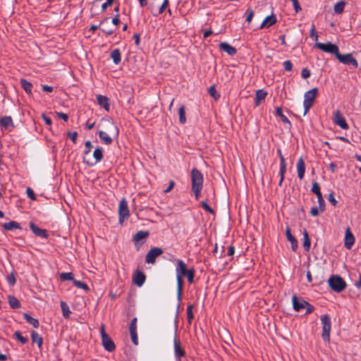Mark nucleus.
<instances>
[{"mask_svg": "<svg viewBox=\"0 0 361 361\" xmlns=\"http://www.w3.org/2000/svg\"><path fill=\"white\" fill-rule=\"evenodd\" d=\"M190 174L192 191L194 192L195 199L198 200L201 196V190L203 187V175L195 168L191 170Z\"/></svg>", "mask_w": 361, "mask_h": 361, "instance_id": "f257e3e1", "label": "nucleus"}, {"mask_svg": "<svg viewBox=\"0 0 361 361\" xmlns=\"http://www.w3.org/2000/svg\"><path fill=\"white\" fill-rule=\"evenodd\" d=\"M106 132L103 130H99L98 132L99 138L102 140V142L109 145L113 142V139L109 135L111 134V135L114 137H117L119 134V130L118 128L115 125V123L112 121H108L106 122Z\"/></svg>", "mask_w": 361, "mask_h": 361, "instance_id": "f03ea898", "label": "nucleus"}, {"mask_svg": "<svg viewBox=\"0 0 361 361\" xmlns=\"http://www.w3.org/2000/svg\"><path fill=\"white\" fill-rule=\"evenodd\" d=\"M176 275H180V277H186L189 283L194 282L195 269L191 268L187 269L186 264L181 259L177 260V267L176 269Z\"/></svg>", "mask_w": 361, "mask_h": 361, "instance_id": "7ed1b4c3", "label": "nucleus"}, {"mask_svg": "<svg viewBox=\"0 0 361 361\" xmlns=\"http://www.w3.org/2000/svg\"><path fill=\"white\" fill-rule=\"evenodd\" d=\"M328 283L331 288L336 292L343 291L346 287L345 281L338 275H332L328 280Z\"/></svg>", "mask_w": 361, "mask_h": 361, "instance_id": "20e7f679", "label": "nucleus"}, {"mask_svg": "<svg viewBox=\"0 0 361 361\" xmlns=\"http://www.w3.org/2000/svg\"><path fill=\"white\" fill-rule=\"evenodd\" d=\"M318 92V89L317 87L312 88L310 90L306 92L304 94V113L303 115L305 116L308 112L309 109L312 107L313 102L316 98L317 94Z\"/></svg>", "mask_w": 361, "mask_h": 361, "instance_id": "39448f33", "label": "nucleus"}, {"mask_svg": "<svg viewBox=\"0 0 361 361\" xmlns=\"http://www.w3.org/2000/svg\"><path fill=\"white\" fill-rule=\"evenodd\" d=\"M322 324V338L324 341H330V331L331 329V317L328 314H324L321 317Z\"/></svg>", "mask_w": 361, "mask_h": 361, "instance_id": "423d86ee", "label": "nucleus"}, {"mask_svg": "<svg viewBox=\"0 0 361 361\" xmlns=\"http://www.w3.org/2000/svg\"><path fill=\"white\" fill-rule=\"evenodd\" d=\"M100 334L102 343L104 349L109 352H113L115 350L116 346L111 337L106 333L104 324L100 327Z\"/></svg>", "mask_w": 361, "mask_h": 361, "instance_id": "0eeeda50", "label": "nucleus"}, {"mask_svg": "<svg viewBox=\"0 0 361 361\" xmlns=\"http://www.w3.org/2000/svg\"><path fill=\"white\" fill-rule=\"evenodd\" d=\"M177 329H175V336L173 338L174 345V355L176 357V361H180L182 357H185L186 353L184 348L181 345L180 341L176 334Z\"/></svg>", "mask_w": 361, "mask_h": 361, "instance_id": "6e6552de", "label": "nucleus"}, {"mask_svg": "<svg viewBox=\"0 0 361 361\" xmlns=\"http://www.w3.org/2000/svg\"><path fill=\"white\" fill-rule=\"evenodd\" d=\"M336 59L338 61L345 65H352L355 68L358 67V63L355 58L353 57L351 53L346 54H341L339 51L336 55Z\"/></svg>", "mask_w": 361, "mask_h": 361, "instance_id": "1a4fd4ad", "label": "nucleus"}, {"mask_svg": "<svg viewBox=\"0 0 361 361\" xmlns=\"http://www.w3.org/2000/svg\"><path fill=\"white\" fill-rule=\"evenodd\" d=\"M119 223L122 224L125 219L130 216V212L128 207V202L125 198H123L118 205Z\"/></svg>", "mask_w": 361, "mask_h": 361, "instance_id": "9d476101", "label": "nucleus"}, {"mask_svg": "<svg viewBox=\"0 0 361 361\" xmlns=\"http://www.w3.org/2000/svg\"><path fill=\"white\" fill-rule=\"evenodd\" d=\"M311 192L317 195L320 212H323L325 209V201L320 190V185L317 182H313Z\"/></svg>", "mask_w": 361, "mask_h": 361, "instance_id": "9b49d317", "label": "nucleus"}, {"mask_svg": "<svg viewBox=\"0 0 361 361\" xmlns=\"http://www.w3.org/2000/svg\"><path fill=\"white\" fill-rule=\"evenodd\" d=\"M316 46L320 50L326 53L332 54L335 55V56H336L339 51L338 47L336 44H332L331 42L317 43Z\"/></svg>", "mask_w": 361, "mask_h": 361, "instance_id": "f8f14e48", "label": "nucleus"}, {"mask_svg": "<svg viewBox=\"0 0 361 361\" xmlns=\"http://www.w3.org/2000/svg\"><path fill=\"white\" fill-rule=\"evenodd\" d=\"M163 250L161 247H154L149 250L147 253L145 261L148 264H154L156 258L163 253Z\"/></svg>", "mask_w": 361, "mask_h": 361, "instance_id": "ddd939ff", "label": "nucleus"}, {"mask_svg": "<svg viewBox=\"0 0 361 361\" xmlns=\"http://www.w3.org/2000/svg\"><path fill=\"white\" fill-rule=\"evenodd\" d=\"M334 123L343 130L348 129L349 126L346 121L339 110L334 113Z\"/></svg>", "mask_w": 361, "mask_h": 361, "instance_id": "4468645a", "label": "nucleus"}, {"mask_svg": "<svg viewBox=\"0 0 361 361\" xmlns=\"http://www.w3.org/2000/svg\"><path fill=\"white\" fill-rule=\"evenodd\" d=\"M277 154L280 158V181L279 185L281 186L284 180L285 173L286 172V163L280 149H277Z\"/></svg>", "mask_w": 361, "mask_h": 361, "instance_id": "2eb2a0df", "label": "nucleus"}, {"mask_svg": "<svg viewBox=\"0 0 361 361\" xmlns=\"http://www.w3.org/2000/svg\"><path fill=\"white\" fill-rule=\"evenodd\" d=\"M29 226L32 231V233L39 237L43 238H48L49 235L46 229H42L36 226L32 221L30 222Z\"/></svg>", "mask_w": 361, "mask_h": 361, "instance_id": "dca6fc26", "label": "nucleus"}, {"mask_svg": "<svg viewBox=\"0 0 361 361\" xmlns=\"http://www.w3.org/2000/svg\"><path fill=\"white\" fill-rule=\"evenodd\" d=\"M355 243V237L352 233L350 227H348L345 233L344 245L348 250H350Z\"/></svg>", "mask_w": 361, "mask_h": 361, "instance_id": "f3484780", "label": "nucleus"}, {"mask_svg": "<svg viewBox=\"0 0 361 361\" xmlns=\"http://www.w3.org/2000/svg\"><path fill=\"white\" fill-rule=\"evenodd\" d=\"M292 302L293 309L297 312H299L301 310L305 309V305H308L307 302H306L302 298H298L295 295L293 296Z\"/></svg>", "mask_w": 361, "mask_h": 361, "instance_id": "a211bd4d", "label": "nucleus"}, {"mask_svg": "<svg viewBox=\"0 0 361 361\" xmlns=\"http://www.w3.org/2000/svg\"><path fill=\"white\" fill-rule=\"evenodd\" d=\"M146 279L145 274L141 271H137L136 274L133 276V282L138 287L142 286Z\"/></svg>", "mask_w": 361, "mask_h": 361, "instance_id": "6ab92c4d", "label": "nucleus"}, {"mask_svg": "<svg viewBox=\"0 0 361 361\" xmlns=\"http://www.w3.org/2000/svg\"><path fill=\"white\" fill-rule=\"evenodd\" d=\"M286 236L287 240L291 244V248L293 251H295L298 247V241L296 238L292 235L290 228L289 227H287L286 229Z\"/></svg>", "mask_w": 361, "mask_h": 361, "instance_id": "aec40b11", "label": "nucleus"}, {"mask_svg": "<svg viewBox=\"0 0 361 361\" xmlns=\"http://www.w3.org/2000/svg\"><path fill=\"white\" fill-rule=\"evenodd\" d=\"M297 171L300 180L303 179L305 172V164L302 157H300L297 162Z\"/></svg>", "mask_w": 361, "mask_h": 361, "instance_id": "412c9836", "label": "nucleus"}, {"mask_svg": "<svg viewBox=\"0 0 361 361\" xmlns=\"http://www.w3.org/2000/svg\"><path fill=\"white\" fill-rule=\"evenodd\" d=\"M219 48L226 52L229 56H234L237 53V50L235 47L226 42H221L219 44Z\"/></svg>", "mask_w": 361, "mask_h": 361, "instance_id": "4be33fe9", "label": "nucleus"}, {"mask_svg": "<svg viewBox=\"0 0 361 361\" xmlns=\"http://www.w3.org/2000/svg\"><path fill=\"white\" fill-rule=\"evenodd\" d=\"M276 23V17L274 14H271L264 18L262 23L259 26L260 29H262L265 27H270L272 25L275 24Z\"/></svg>", "mask_w": 361, "mask_h": 361, "instance_id": "5701e85b", "label": "nucleus"}, {"mask_svg": "<svg viewBox=\"0 0 361 361\" xmlns=\"http://www.w3.org/2000/svg\"><path fill=\"white\" fill-rule=\"evenodd\" d=\"M0 125L5 129L14 128L13 119L11 116H4L0 119Z\"/></svg>", "mask_w": 361, "mask_h": 361, "instance_id": "b1692460", "label": "nucleus"}, {"mask_svg": "<svg viewBox=\"0 0 361 361\" xmlns=\"http://www.w3.org/2000/svg\"><path fill=\"white\" fill-rule=\"evenodd\" d=\"M97 99L99 106H102L106 111H109L110 106L108 97L103 95H98Z\"/></svg>", "mask_w": 361, "mask_h": 361, "instance_id": "393cba45", "label": "nucleus"}, {"mask_svg": "<svg viewBox=\"0 0 361 361\" xmlns=\"http://www.w3.org/2000/svg\"><path fill=\"white\" fill-rule=\"evenodd\" d=\"M267 95V92L264 90H258L255 94V105L259 106L261 101L264 100Z\"/></svg>", "mask_w": 361, "mask_h": 361, "instance_id": "a878e982", "label": "nucleus"}, {"mask_svg": "<svg viewBox=\"0 0 361 361\" xmlns=\"http://www.w3.org/2000/svg\"><path fill=\"white\" fill-rule=\"evenodd\" d=\"M23 317L24 319H25V321L30 324V325H32L34 328H38L39 327V321L35 319V318H33L32 317H31L29 314L27 313H25L23 314Z\"/></svg>", "mask_w": 361, "mask_h": 361, "instance_id": "bb28decb", "label": "nucleus"}, {"mask_svg": "<svg viewBox=\"0 0 361 361\" xmlns=\"http://www.w3.org/2000/svg\"><path fill=\"white\" fill-rule=\"evenodd\" d=\"M3 227L7 231H12L13 229H20L21 228L20 224H18L17 221H11L8 223H4L3 224Z\"/></svg>", "mask_w": 361, "mask_h": 361, "instance_id": "cd10ccee", "label": "nucleus"}, {"mask_svg": "<svg viewBox=\"0 0 361 361\" xmlns=\"http://www.w3.org/2000/svg\"><path fill=\"white\" fill-rule=\"evenodd\" d=\"M176 280H177V295L178 300L180 299L183 288L184 285V281L182 277L180 276V275H176Z\"/></svg>", "mask_w": 361, "mask_h": 361, "instance_id": "c85d7f7f", "label": "nucleus"}, {"mask_svg": "<svg viewBox=\"0 0 361 361\" xmlns=\"http://www.w3.org/2000/svg\"><path fill=\"white\" fill-rule=\"evenodd\" d=\"M31 339L32 343H36L39 348L42 347V338L39 336L38 333L35 331H31Z\"/></svg>", "mask_w": 361, "mask_h": 361, "instance_id": "c756f323", "label": "nucleus"}, {"mask_svg": "<svg viewBox=\"0 0 361 361\" xmlns=\"http://www.w3.org/2000/svg\"><path fill=\"white\" fill-rule=\"evenodd\" d=\"M60 305H61V307L63 316L66 319H68L70 317L71 314V310L69 309L68 305L64 301H61Z\"/></svg>", "mask_w": 361, "mask_h": 361, "instance_id": "7c9ffc66", "label": "nucleus"}, {"mask_svg": "<svg viewBox=\"0 0 361 361\" xmlns=\"http://www.w3.org/2000/svg\"><path fill=\"white\" fill-rule=\"evenodd\" d=\"M148 235L149 233L147 231H140L134 235L133 240L136 243L140 240L146 238Z\"/></svg>", "mask_w": 361, "mask_h": 361, "instance_id": "2f4dec72", "label": "nucleus"}, {"mask_svg": "<svg viewBox=\"0 0 361 361\" xmlns=\"http://www.w3.org/2000/svg\"><path fill=\"white\" fill-rule=\"evenodd\" d=\"M8 303L11 308L18 309L20 307L19 300L13 295L8 296Z\"/></svg>", "mask_w": 361, "mask_h": 361, "instance_id": "473e14b6", "label": "nucleus"}, {"mask_svg": "<svg viewBox=\"0 0 361 361\" xmlns=\"http://www.w3.org/2000/svg\"><path fill=\"white\" fill-rule=\"evenodd\" d=\"M20 85H21L22 87L24 89V90L26 92L27 94H32V85L31 82H28L25 79H21Z\"/></svg>", "mask_w": 361, "mask_h": 361, "instance_id": "72a5a7b5", "label": "nucleus"}, {"mask_svg": "<svg viewBox=\"0 0 361 361\" xmlns=\"http://www.w3.org/2000/svg\"><path fill=\"white\" fill-rule=\"evenodd\" d=\"M111 58L115 64H118L121 61V52L118 49L113 50L111 53Z\"/></svg>", "mask_w": 361, "mask_h": 361, "instance_id": "f704fd0d", "label": "nucleus"}, {"mask_svg": "<svg viewBox=\"0 0 361 361\" xmlns=\"http://www.w3.org/2000/svg\"><path fill=\"white\" fill-rule=\"evenodd\" d=\"M276 115L279 116L283 123H288L289 126L291 125L288 118L285 115H283L281 107L277 106L276 108Z\"/></svg>", "mask_w": 361, "mask_h": 361, "instance_id": "c9c22d12", "label": "nucleus"}, {"mask_svg": "<svg viewBox=\"0 0 361 361\" xmlns=\"http://www.w3.org/2000/svg\"><path fill=\"white\" fill-rule=\"evenodd\" d=\"M93 157L95 159V164L99 162L103 159V150L101 147H97L93 152Z\"/></svg>", "mask_w": 361, "mask_h": 361, "instance_id": "e433bc0d", "label": "nucleus"}, {"mask_svg": "<svg viewBox=\"0 0 361 361\" xmlns=\"http://www.w3.org/2000/svg\"><path fill=\"white\" fill-rule=\"evenodd\" d=\"M303 247L306 251H309L310 248L311 242L309 238L308 233L305 230L304 231L303 233Z\"/></svg>", "mask_w": 361, "mask_h": 361, "instance_id": "4c0bfd02", "label": "nucleus"}, {"mask_svg": "<svg viewBox=\"0 0 361 361\" xmlns=\"http://www.w3.org/2000/svg\"><path fill=\"white\" fill-rule=\"evenodd\" d=\"M345 3L343 1H340L334 5V10L336 13L341 14L345 7Z\"/></svg>", "mask_w": 361, "mask_h": 361, "instance_id": "58836bf2", "label": "nucleus"}, {"mask_svg": "<svg viewBox=\"0 0 361 361\" xmlns=\"http://www.w3.org/2000/svg\"><path fill=\"white\" fill-rule=\"evenodd\" d=\"M179 121L180 123L184 124L186 122L185 106H181L178 109Z\"/></svg>", "mask_w": 361, "mask_h": 361, "instance_id": "ea45409f", "label": "nucleus"}, {"mask_svg": "<svg viewBox=\"0 0 361 361\" xmlns=\"http://www.w3.org/2000/svg\"><path fill=\"white\" fill-rule=\"evenodd\" d=\"M60 279L62 281H72L73 282V274L71 272H63L60 274Z\"/></svg>", "mask_w": 361, "mask_h": 361, "instance_id": "a19ab883", "label": "nucleus"}, {"mask_svg": "<svg viewBox=\"0 0 361 361\" xmlns=\"http://www.w3.org/2000/svg\"><path fill=\"white\" fill-rule=\"evenodd\" d=\"M15 338L19 341L22 344H25L28 340L27 338L22 336L21 333L18 331H16L13 334Z\"/></svg>", "mask_w": 361, "mask_h": 361, "instance_id": "79ce46f5", "label": "nucleus"}, {"mask_svg": "<svg viewBox=\"0 0 361 361\" xmlns=\"http://www.w3.org/2000/svg\"><path fill=\"white\" fill-rule=\"evenodd\" d=\"M192 309H193L192 305H188V307H187V317H188V321L190 324L191 323L192 320L194 319Z\"/></svg>", "mask_w": 361, "mask_h": 361, "instance_id": "37998d69", "label": "nucleus"}, {"mask_svg": "<svg viewBox=\"0 0 361 361\" xmlns=\"http://www.w3.org/2000/svg\"><path fill=\"white\" fill-rule=\"evenodd\" d=\"M208 92L215 100H217L220 97V95L217 93L214 85H212L209 88Z\"/></svg>", "mask_w": 361, "mask_h": 361, "instance_id": "c03bdc74", "label": "nucleus"}, {"mask_svg": "<svg viewBox=\"0 0 361 361\" xmlns=\"http://www.w3.org/2000/svg\"><path fill=\"white\" fill-rule=\"evenodd\" d=\"M73 284L78 288H82L86 290H89L88 286L80 281L75 279L73 280Z\"/></svg>", "mask_w": 361, "mask_h": 361, "instance_id": "a18cd8bd", "label": "nucleus"}, {"mask_svg": "<svg viewBox=\"0 0 361 361\" xmlns=\"http://www.w3.org/2000/svg\"><path fill=\"white\" fill-rule=\"evenodd\" d=\"M201 205L202 208L207 211V212L214 214V210L204 201L201 202Z\"/></svg>", "mask_w": 361, "mask_h": 361, "instance_id": "49530a36", "label": "nucleus"}, {"mask_svg": "<svg viewBox=\"0 0 361 361\" xmlns=\"http://www.w3.org/2000/svg\"><path fill=\"white\" fill-rule=\"evenodd\" d=\"M130 338H131L132 342L135 345H138V338H137V331H130Z\"/></svg>", "mask_w": 361, "mask_h": 361, "instance_id": "de8ad7c7", "label": "nucleus"}, {"mask_svg": "<svg viewBox=\"0 0 361 361\" xmlns=\"http://www.w3.org/2000/svg\"><path fill=\"white\" fill-rule=\"evenodd\" d=\"M130 331H137V318H133L130 324Z\"/></svg>", "mask_w": 361, "mask_h": 361, "instance_id": "09e8293b", "label": "nucleus"}, {"mask_svg": "<svg viewBox=\"0 0 361 361\" xmlns=\"http://www.w3.org/2000/svg\"><path fill=\"white\" fill-rule=\"evenodd\" d=\"M246 21L250 23L254 16V12L252 9H247L246 11Z\"/></svg>", "mask_w": 361, "mask_h": 361, "instance_id": "8fccbe9b", "label": "nucleus"}, {"mask_svg": "<svg viewBox=\"0 0 361 361\" xmlns=\"http://www.w3.org/2000/svg\"><path fill=\"white\" fill-rule=\"evenodd\" d=\"M283 67L286 71H290L293 69V63L290 61L287 60L283 62Z\"/></svg>", "mask_w": 361, "mask_h": 361, "instance_id": "3c124183", "label": "nucleus"}, {"mask_svg": "<svg viewBox=\"0 0 361 361\" xmlns=\"http://www.w3.org/2000/svg\"><path fill=\"white\" fill-rule=\"evenodd\" d=\"M26 193H27V197L30 199H31L32 200H36V197H35V192H34V191L30 188H27Z\"/></svg>", "mask_w": 361, "mask_h": 361, "instance_id": "603ef678", "label": "nucleus"}, {"mask_svg": "<svg viewBox=\"0 0 361 361\" xmlns=\"http://www.w3.org/2000/svg\"><path fill=\"white\" fill-rule=\"evenodd\" d=\"M301 76L304 79H307V78H309L310 76V70L307 69V68H302L301 71Z\"/></svg>", "mask_w": 361, "mask_h": 361, "instance_id": "864d4df0", "label": "nucleus"}, {"mask_svg": "<svg viewBox=\"0 0 361 361\" xmlns=\"http://www.w3.org/2000/svg\"><path fill=\"white\" fill-rule=\"evenodd\" d=\"M85 150L84 152L85 154H87L90 152L91 148L92 147V142L90 140H87L85 142Z\"/></svg>", "mask_w": 361, "mask_h": 361, "instance_id": "5fc2aeb1", "label": "nucleus"}, {"mask_svg": "<svg viewBox=\"0 0 361 361\" xmlns=\"http://www.w3.org/2000/svg\"><path fill=\"white\" fill-rule=\"evenodd\" d=\"M310 37H312V38H314L315 40H317V39H318V35H317V34L315 32V25H314V24L312 25V27H311V30H310Z\"/></svg>", "mask_w": 361, "mask_h": 361, "instance_id": "6e6d98bb", "label": "nucleus"}, {"mask_svg": "<svg viewBox=\"0 0 361 361\" xmlns=\"http://www.w3.org/2000/svg\"><path fill=\"white\" fill-rule=\"evenodd\" d=\"M328 200L330 202V203L334 205V206H336L338 203L337 200L335 199L334 197V192H331L329 195V197H328Z\"/></svg>", "mask_w": 361, "mask_h": 361, "instance_id": "4d7b16f0", "label": "nucleus"}, {"mask_svg": "<svg viewBox=\"0 0 361 361\" xmlns=\"http://www.w3.org/2000/svg\"><path fill=\"white\" fill-rule=\"evenodd\" d=\"M68 136L71 138V140L75 143L78 137L77 132H68Z\"/></svg>", "mask_w": 361, "mask_h": 361, "instance_id": "13d9d810", "label": "nucleus"}, {"mask_svg": "<svg viewBox=\"0 0 361 361\" xmlns=\"http://www.w3.org/2000/svg\"><path fill=\"white\" fill-rule=\"evenodd\" d=\"M290 1L293 2V8L296 13L301 11V7H300V4L298 0H290Z\"/></svg>", "mask_w": 361, "mask_h": 361, "instance_id": "bf43d9fd", "label": "nucleus"}, {"mask_svg": "<svg viewBox=\"0 0 361 361\" xmlns=\"http://www.w3.org/2000/svg\"><path fill=\"white\" fill-rule=\"evenodd\" d=\"M7 281L11 286H13L16 283V278L13 274L7 277Z\"/></svg>", "mask_w": 361, "mask_h": 361, "instance_id": "052dcab7", "label": "nucleus"}, {"mask_svg": "<svg viewBox=\"0 0 361 361\" xmlns=\"http://www.w3.org/2000/svg\"><path fill=\"white\" fill-rule=\"evenodd\" d=\"M319 207L317 208V207H314L311 208L310 213L312 216H316L319 214Z\"/></svg>", "mask_w": 361, "mask_h": 361, "instance_id": "680f3d73", "label": "nucleus"}, {"mask_svg": "<svg viewBox=\"0 0 361 361\" xmlns=\"http://www.w3.org/2000/svg\"><path fill=\"white\" fill-rule=\"evenodd\" d=\"M114 1L115 0H106V1L102 6V10H105L108 6H111Z\"/></svg>", "mask_w": 361, "mask_h": 361, "instance_id": "e2e57ef3", "label": "nucleus"}, {"mask_svg": "<svg viewBox=\"0 0 361 361\" xmlns=\"http://www.w3.org/2000/svg\"><path fill=\"white\" fill-rule=\"evenodd\" d=\"M111 22L114 25H118L121 22L119 18V14H116L115 16L113 18Z\"/></svg>", "mask_w": 361, "mask_h": 361, "instance_id": "0e129e2a", "label": "nucleus"}, {"mask_svg": "<svg viewBox=\"0 0 361 361\" xmlns=\"http://www.w3.org/2000/svg\"><path fill=\"white\" fill-rule=\"evenodd\" d=\"M56 114L60 118H62L64 121H67L68 119V115L65 113L56 112Z\"/></svg>", "mask_w": 361, "mask_h": 361, "instance_id": "69168bd1", "label": "nucleus"}, {"mask_svg": "<svg viewBox=\"0 0 361 361\" xmlns=\"http://www.w3.org/2000/svg\"><path fill=\"white\" fill-rule=\"evenodd\" d=\"M102 31L106 35H111L114 32V30L112 29H110L109 27L107 28H102Z\"/></svg>", "mask_w": 361, "mask_h": 361, "instance_id": "338daca9", "label": "nucleus"}, {"mask_svg": "<svg viewBox=\"0 0 361 361\" xmlns=\"http://www.w3.org/2000/svg\"><path fill=\"white\" fill-rule=\"evenodd\" d=\"M42 118L47 126L51 125V119L49 116H46L45 114H42Z\"/></svg>", "mask_w": 361, "mask_h": 361, "instance_id": "774afa93", "label": "nucleus"}]
</instances>
